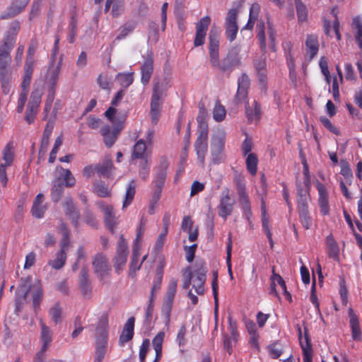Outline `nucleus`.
Returning <instances> with one entry per match:
<instances>
[{
  "label": "nucleus",
  "instance_id": "25",
  "mask_svg": "<svg viewBox=\"0 0 362 362\" xmlns=\"http://www.w3.org/2000/svg\"><path fill=\"white\" fill-rule=\"evenodd\" d=\"M64 212L71 219L72 224L77 226L78 223L79 213L76 209L73 200L71 198H66L64 203Z\"/></svg>",
  "mask_w": 362,
  "mask_h": 362
},
{
  "label": "nucleus",
  "instance_id": "13",
  "mask_svg": "<svg viewBox=\"0 0 362 362\" xmlns=\"http://www.w3.org/2000/svg\"><path fill=\"white\" fill-rule=\"evenodd\" d=\"M238 14V11L237 8H231L228 11L226 16V35L230 42L235 39L238 31L237 22Z\"/></svg>",
  "mask_w": 362,
  "mask_h": 362
},
{
  "label": "nucleus",
  "instance_id": "12",
  "mask_svg": "<svg viewBox=\"0 0 362 362\" xmlns=\"http://www.w3.org/2000/svg\"><path fill=\"white\" fill-rule=\"evenodd\" d=\"M43 93V88H35L33 90L30 100L28 102L27 110H26V115H25V120L28 123H31L33 122L35 117L36 115V113L37 112L38 107L41 102V97Z\"/></svg>",
  "mask_w": 362,
  "mask_h": 362
},
{
  "label": "nucleus",
  "instance_id": "24",
  "mask_svg": "<svg viewBox=\"0 0 362 362\" xmlns=\"http://www.w3.org/2000/svg\"><path fill=\"white\" fill-rule=\"evenodd\" d=\"M250 87V79L249 77L243 74L238 81V90L235 95V100L238 103H241L245 100L247 97V90Z\"/></svg>",
  "mask_w": 362,
  "mask_h": 362
},
{
  "label": "nucleus",
  "instance_id": "57",
  "mask_svg": "<svg viewBox=\"0 0 362 362\" xmlns=\"http://www.w3.org/2000/svg\"><path fill=\"white\" fill-rule=\"evenodd\" d=\"M320 66L322 73L323 74V75L325 77L327 83H330L331 77H330L329 71V69H328L327 61L325 57H322L320 58Z\"/></svg>",
  "mask_w": 362,
  "mask_h": 362
},
{
  "label": "nucleus",
  "instance_id": "54",
  "mask_svg": "<svg viewBox=\"0 0 362 362\" xmlns=\"http://www.w3.org/2000/svg\"><path fill=\"white\" fill-rule=\"evenodd\" d=\"M165 173L164 172L158 173L156 175V177L153 181V187H154L153 189L161 192L162 188L165 183Z\"/></svg>",
  "mask_w": 362,
  "mask_h": 362
},
{
  "label": "nucleus",
  "instance_id": "56",
  "mask_svg": "<svg viewBox=\"0 0 362 362\" xmlns=\"http://www.w3.org/2000/svg\"><path fill=\"white\" fill-rule=\"evenodd\" d=\"M63 187L61 184H54L51 190V197L54 202H58L62 194Z\"/></svg>",
  "mask_w": 362,
  "mask_h": 362
},
{
  "label": "nucleus",
  "instance_id": "39",
  "mask_svg": "<svg viewBox=\"0 0 362 362\" xmlns=\"http://www.w3.org/2000/svg\"><path fill=\"white\" fill-rule=\"evenodd\" d=\"M352 28L355 40L359 47L362 49V19L359 17H356L353 19Z\"/></svg>",
  "mask_w": 362,
  "mask_h": 362
},
{
  "label": "nucleus",
  "instance_id": "20",
  "mask_svg": "<svg viewBox=\"0 0 362 362\" xmlns=\"http://www.w3.org/2000/svg\"><path fill=\"white\" fill-rule=\"evenodd\" d=\"M349 323L351 332V337L354 341H362V332L359 323V318L352 308L348 310Z\"/></svg>",
  "mask_w": 362,
  "mask_h": 362
},
{
  "label": "nucleus",
  "instance_id": "38",
  "mask_svg": "<svg viewBox=\"0 0 362 362\" xmlns=\"http://www.w3.org/2000/svg\"><path fill=\"white\" fill-rule=\"evenodd\" d=\"M97 174L104 177H110L113 169V164L110 158H106L102 163L96 164Z\"/></svg>",
  "mask_w": 362,
  "mask_h": 362
},
{
  "label": "nucleus",
  "instance_id": "51",
  "mask_svg": "<svg viewBox=\"0 0 362 362\" xmlns=\"http://www.w3.org/2000/svg\"><path fill=\"white\" fill-rule=\"evenodd\" d=\"M149 173V160L148 158H144L141 160L139 163V176L143 179L146 180Z\"/></svg>",
  "mask_w": 362,
  "mask_h": 362
},
{
  "label": "nucleus",
  "instance_id": "18",
  "mask_svg": "<svg viewBox=\"0 0 362 362\" xmlns=\"http://www.w3.org/2000/svg\"><path fill=\"white\" fill-rule=\"evenodd\" d=\"M13 151L10 144L6 145L3 151L4 163L0 164V180L3 185L5 186L7 183V177L6 168L10 166L13 163Z\"/></svg>",
  "mask_w": 362,
  "mask_h": 362
},
{
  "label": "nucleus",
  "instance_id": "21",
  "mask_svg": "<svg viewBox=\"0 0 362 362\" xmlns=\"http://www.w3.org/2000/svg\"><path fill=\"white\" fill-rule=\"evenodd\" d=\"M16 33L17 30L14 28H10L6 32L3 40V45L0 47V57L9 59V52L13 46Z\"/></svg>",
  "mask_w": 362,
  "mask_h": 362
},
{
  "label": "nucleus",
  "instance_id": "61",
  "mask_svg": "<svg viewBox=\"0 0 362 362\" xmlns=\"http://www.w3.org/2000/svg\"><path fill=\"white\" fill-rule=\"evenodd\" d=\"M320 121L328 130H329L336 135L340 134L339 130L332 124L329 119H328L325 117H322L320 118Z\"/></svg>",
  "mask_w": 362,
  "mask_h": 362
},
{
  "label": "nucleus",
  "instance_id": "6",
  "mask_svg": "<svg viewBox=\"0 0 362 362\" xmlns=\"http://www.w3.org/2000/svg\"><path fill=\"white\" fill-rule=\"evenodd\" d=\"M177 280L175 278H171L163 297L162 305V314L165 317L166 325H168L170 322V313L173 308L174 298L177 293Z\"/></svg>",
  "mask_w": 362,
  "mask_h": 362
},
{
  "label": "nucleus",
  "instance_id": "2",
  "mask_svg": "<svg viewBox=\"0 0 362 362\" xmlns=\"http://www.w3.org/2000/svg\"><path fill=\"white\" fill-rule=\"evenodd\" d=\"M207 269L204 264L195 270L193 273L191 267H188L182 270V285L183 289H188L192 283V287L198 295H203L204 293V284L206 281V273Z\"/></svg>",
  "mask_w": 362,
  "mask_h": 362
},
{
  "label": "nucleus",
  "instance_id": "8",
  "mask_svg": "<svg viewBox=\"0 0 362 362\" xmlns=\"http://www.w3.org/2000/svg\"><path fill=\"white\" fill-rule=\"evenodd\" d=\"M124 95V90H121L118 91L111 102L112 106L110 107L105 112V117L108 119V120H110V122H112V124L121 125L124 123V121L126 119V115L124 114L119 112L115 108V107L119 105V103L123 98Z\"/></svg>",
  "mask_w": 362,
  "mask_h": 362
},
{
  "label": "nucleus",
  "instance_id": "23",
  "mask_svg": "<svg viewBox=\"0 0 362 362\" xmlns=\"http://www.w3.org/2000/svg\"><path fill=\"white\" fill-rule=\"evenodd\" d=\"M316 188L319 194L318 204L320 212L324 216L327 215L329 212L327 190L325 186L320 182H317Z\"/></svg>",
  "mask_w": 362,
  "mask_h": 362
},
{
  "label": "nucleus",
  "instance_id": "16",
  "mask_svg": "<svg viewBox=\"0 0 362 362\" xmlns=\"http://www.w3.org/2000/svg\"><path fill=\"white\" fill-rule=\"evenodd\" d=\"M233 204L234 201L230 195L229 190H224L222 192L218 205L219 216L223 218L226 219L233 211Z\"/></svg>",
  "mask_w": 362,
  "mask_h": 362
},
{
  "label": "nucleus",
  "instance_id": "62",
  "mask_svg": "<svg viewBox=\"0 0 362 362\" xmlns=\"http://www.w3.org/2000/svg\"><path fill=\"white\" fill-rule=\"evenodd\" d=\"M197 247V244H193L191 246H185V252L186 254V259L189 262H192L194 257L195 250Z\"/></svg>",
  "mask_w": 362,
  "mask_h": 362
},
{
  "label": "nucleus",
  "instance_id": "5",
  "mask_svg": "<svg viewBox=\"0 0 362 362\" xmlns=\"http://www.w3.org/2000/svg\"><path fill=\"white\" fill-rule=\"evenodd\" d=\"M59 231L63 235V238L60 242V250L56 253V257L54 259L48 262V264L54 269H60L64 266L66 261V252L70 244L69 239V231L64 223L60 224Z\"/></svg>",
  "mask_w": 362,
  "mask_h": 362
},
{
  "label": "nucleus",
  "instance_id": "36",
  "mask_svg": "<svg viewBox=\"0 0 362 362\" xmlns=\"http://www.w3.org/2000/svg\"><path fill=\"white\" fill-rule=\"evenodd\" d=\"M134 318L130 317L124 325L123 331L119 337L121 343L124 344L129 341L134 334Z\"/></svg>",
  "mask_w": 362,
  "mask_h": 362
},
{
  "label": "nucleus",
  "instance_id": "46",
  "mask_svg": "<svg viewBox=\"0 0 362 362\" xmlns=\"http://www.w3.org/2000/svg\"><path fill=\"white\" fill-rule=\"evenodd\" d=\"M257 158L254 153H249L246 158L247 169L251 175L257 173Z\"/></svg>",
  "mask_w": 362,
  "mask_h": 362
},
{
  "label": "nucleus",
  "instance_id": "59",
  "mask_svg": "<svg viewBox=\"0 0 362 362\" xmlns=\"http://www.w3.org/2000/svg\"><path fill=\"white\" fill-rule=\"evenodd\" d=\"M81 290L85 295H89L90 294V288H89L88 282H86V280H87L86 270L83 269L81 271Z\"/></svg>",
  "mask_w": 362,
  "mask_h": 362
},
{
  "label": "nucleus",
  "instance_id": "15",
  "mask_svg": "<svg viewBox=\"0 0 362 362\" xmlns=\"http://www.w3.org/2000/svg\"><path fill=\"white\" fill-rule=\"evenodd\" d=\"M210 23V17L206 16L202 18L199 21L196 23V33L194 41L195 47H199L204 44L206 32Z\"/></svg>",
  "mask_w": 362,
  "mask_h": 362
},
{
  "label": "nucleus",
  "instance_id": "19",
  "mask_svg": "<svg viewBox=\"0 0 362 362\" xmlns=\"http://www.w3.org/2000/svg\"><path fill=\"white\" fill-rule=\"evenodd\" d=\"M93 266L95 273L100 279L109 274L110 268L108 264V260L105 256L102 254H98L93 260Z\"/></svg>",
  "mask_w": 362,
  "mask_h": 362
},
{
  "label": "nucleus",
  "instance_id": "50",
  "mask_svg": "<svg viewBox=\"0 0 362 362\" xmlns=\"http://www.w3.org/2000/svg\"><path fill=\"white\" fill-rule=\"evenodd\" d=\"M226 117V110L219 103H216L213 110V117L216 122L222 121Z\"/></svg>",
  "mask_w": 362,
  "mask_h": 362
},
{
  "label": "nucleus",
  "instance_id": "34",
  "mask_svg": "<svg viewBox=\"0 0 362 362\" xmlns=\"http://www.w3.org/2000/svg\"><path fill=\"white\" fill-rule=\"evenodd\" d=\"M140 256V248L139 246H134L133 247V253L131 259V263L129 265V276H134L136 272L140 269L141 266L142 264V262L139 261V257Z\"/></svg>",
  "mask_w": 362,
  "mask_h": 362
},
{
  "label": "nucleus",
  "instance_id": "17",
  "mask_svg": "<svg viewBox=\"0 0 362 362\" xmlns=\"http://www.w3.org/2000/svg\"><path fill=\"white\" fill-rule=\"evenodd\" d=\"M62 65V56L57 64L49 63V68L45 76V82L52 89L57 83Z\"/></svg>",
  "mask_w": 362,
  "mask_h": 362
},
{
  "label": "nucleus",
  "instance_id": "28",
  "mask_svg": "<svg viewBox=\"0 0 362 362\" xmlns=\"http://www.w3.org/2000/svg\"><path fill=\"white\" fill-rule=\"evenodd\" d=\"M99 206L104 214L105 225L111 231H113L116 224L113 207L112 206L105 204L104 203L100 204Z\"/></svg>",
  "mask_w": 362,
  "mask_h": 362
},
{
  "label": "nucleus",
  "instance_id": "64",
  "mask_svg": "<svg viewBox=\"0 0 362 362\" xmlns=\"http://www.w3.org/2000/svg\"><path fill=\"white\" fill-rule=\"evenodd\" d=\"M28 93V91L22 90L19 96L17 105V111L19 113L22 112L24 109V106L27 100Z\"/></svg>",
  "mask_w": 362,
  "mask_h": 362
},
{
  "label": "nucleus",
  "instance_id": "26",
  "mask_svg": "<svg viewBox=\"0 0 362 362\" xmlns=\"http://www.w3.org/2000/svg\"><path fill=\"white\" fill-rule=\"evenodd\" d=\"M298 335L300 345L303 351V361L312 360L313 349L308 335L307 333L303 335L300 329Z\"/></svg>",
  "mask_w": 362,
  "mask_h": 362
},
{
  "label": "nucleus",
  "instance_id": "27",
  "mask_svg": "<svg viewBox=\"0 0 362 362\" xmlns=\"http://www.w3.org/2000/svg\"><path fill=\"white\" fill-rule=\"evenodd\" d=\"M319 49L318 38L315 35H309L305 40V52L306 56L311 60L314 58Z\"/></svg>",
  "mask_w": 362,
  "mask_h": 362
},
{
  "label": "nucleus",
  "instance_id": "35",
  "mask_svg": "<svg viewBox=\"0 0 362 362\" xmlns=\"http://www.w3.org/2000/svg\"><path fill=\"white\" fill-rule=\"evenodd\" d=\"M310 185H305V182L303 184L297 185V194L298 196V206H302L303 203L305 206H308V200L309 198Z\"/></svg>",
  "mask_w": 362,
  "mask_h": 362
},
{
  "label": "nucleus",
  "instance_id": "45",
  "mask_svg": "<svg viewBox=\"0 0 362 362\" xmlns=\"http://www.w3.org/2000/svg\"><path fill=\"white\" fill-rule=\"evenodd\" d=\"M169 220H170L169 216H165L163 218V221L165 222V227L164 231L159 235V236L158 237L157 240L156 242L155 250L157 251L161 250L163 247L165 237L167 235L168 224Z\"/></svg>",
  "mask_w": 362,
  "mask_h": 362
},
{
  "label": "nucleus",
  "instance_id": "30",
  "mask_svg": "<svg viewBox=\"0 0 362 362\" xmlns=\"http://www.w3.org/2000/svg\"><path fill=\"white\" fill-rule=\"evenodd\" d=\"M246 115L250 122H257L260 119L261 117V108L260 105L256 100L247 103L246 105Z\"/></svg>",
  "mask_w": 362,
  "mask_h": 362
},
{
  "label": "nucleus",
  "instance_id": "49",
  "mask_svg": "<svg viewBox=\"0 0 362 362\" xmlns=\"http://www.w3.org/2000/svg\"><path fill=\"white\" fill-rule=\"evenodd\" d=\"M227 256H226V264L228 268V272L231 280L233 279V275L232 272V264H231V252H232V241L230 235L228 237V242L227 244Z\"/></svg>",
  "mask_w": 362,
  "mask_h": 362
},
{
  "label": "nucleus",
  "instance_id": "29",
  "mask_svg": "<svg viewBox=\"0 0 362 362\" xmlns=\"http://www.w3.org/2000/svg\"><path fill=\"white\" fill-rule=\"evenodd\" d=\"M46 210L47 205L44 203V196L42 194H38L33 202L31 209L32 215L37 218H41Z\"/></svg>",
  "mask_w": 362,
  "mask_h": 362
},
{
  "label": "nucleus",
  "instance_id": "60",
  "mask_svg": "<svg viewBox=\"0 0 362 362\" xmlns=\"http://www.w3.org/2000/svg\"><path fill=\"white\" fill-rule=\"evenodd\" d=\"M187 329L185 326H182L177 333L176 337V341L178 344L179 346H184L186 344V336Z\"/></svg>",
  "mask_w": 362,
  "mask_h": 362
},
{
  "label": "nucleus",
  "instance_id": "44",
  "mask_svg": "<svg viewBox=\"0 0 362 362\" xmlns=\"http://www.w3.org/2000/svg\"><path fill=\"white\" fill-rule=\"evenodd\" d=\"M135 188L136 185L134 180H132L127 188L126 194H125V199L123 202V209L128 206L131 202H132L134 194H135Z\"/></svg>",
  "mask_w": 362,
  "mask_h": 362
},
{
  "label": "nucleus",
  "instance_id": "14",
  "mask_svg": "<svg viewBox=\"0 0 362 362\" xmlns=\"http://www.w3.org/2000/svg\"><path fill=\"white\" fill-rule=\"evenodd\" d=\"M40 340L42 346L40 350L36 354V361L40 362L41 356H44L45 352L48 349L52 340V331L47 326L42 320L40 321Z\"/></svg>",
  "mask_w": 362,
  "mask_h": 362
},
{
  "label": "nucleus",
  "instance_id": "40",
  "mask_svg": "<svg viewBox=\"0 0 362 362\" xmlns=\"http://www.w3.org/2000/svg\"><path fill=\"white\" fill-rule=\"evenodd\" d=\"M146 145L142 139L139 140L134 146L132 159L141 158L142 160L148 158L146 156Z\"/></svg>",
  "mask_w": 362,
  "mask_h": 362
},
{
  "label": "nucleus",
  "instance_id": "48",
  "mask_svg": "<svg viewBox=\"0 0 362 362\" xmlns=\"http://www.w3.org/2000/svg\"><path fill=\"white\" fill-rule=\"evenodd\" d=\"M93 192L99 197H105L110 194L108 187L102 182L93 184Z\"/></svg>",
  "mask_w": 362,
  "mask_h": 362
},
{
  "label": "nucleus",
  "instance_id": "33",
  "mask_svg": "<svg viewBox=\"0 0 362 362\" xmlns=\"http://www.w3.org/2000/svg\"><path fill=\"white\" fill-rule=\"evenodd\" d=\"M141 82L143 84L148 83L152 73H153V59L151 56L148 55L144 62L141 68Z\"/></svg>",
  "mask_w": 362,
  "mask_h": 362
},
{
  "label": "nucleus",
  "instance_id": "10",
  "mask_svg": "<svg viewBox=\"0 0 362 362\" xmlns=\"http://www.w3.org/2000/svg\"><path fill=\"white\" fill-rule=\"evenodd\" d=\"M129 255L127 243L123 235L119 237L117 243V250L114 257V268L117 274L123 271Z\"/></svg>",
  "mask_w": 362,
  "mask_h": 362
},
{
  "label": "nucleus",
  "instance_id": "1",
  "mask_svg": "<svg viewBox=\"0 0 362 362\" xmlns=\"http://www.w3.org/2000/svg\"><path fill=\"white\" fill-rule=\"evenodd\" d=\"M32 278L26 276L22 278L16 291V304L17 309H19L26 302L29 292L33 291V304L35 310L39 308L41 303L43 291L40 281L36 280L32 284Z\"/></svg>",
  "mask_w": 362,
  "mask_h": 362
},
{
  "label": "nucleus",
  "instance_id": "22",
  "mask_svg": "<svg viewBox=\"0 0 362 362\" xmlns=\"http://www.w3.org/2000/svg\"><path fill=\"white\" fill-rule=\"evenodd\" d=\"M237 190L239 197V204L242 207L245 216L249 220L252 216V212L250 210V199L245 190V185L243 183L238 184Z\"/></svg>",
  "mask_w": 362,
  "mask_h": 362
},
{
  "label": "nucleus",
  "instance_id": "43",
  "mask_svg": "<svg viewBox=\"0 0 362 362\" xmlns=\"http://www.w3.org/2000/svg\"><path fill=\"white\" fill-rule=\"evenodd\" d=\"M299 216L300 218L303 226L308 229L311 226V218L309 216L308 206H305L303 203L302 206H298Z\"/></svg>",
  "mask_w": 362,
  "mask_h": 362
},
{
  "label": "nucleus",
  "instance_id": "31",
  "mask_svg": "<svg viewBox=\"0 0 362 362\" xmlns=\"http://www.w3.org/2000/svg\"><path fill=\"white\" fill-rule=\"evenodd\" d=\"M34 60L28 59L24 66V77L21 83L22 90L28 91L33 72Z\"/></svg>",
  "mask_w": 362,
  "mask_h": 362
},
{
  "label": "nucleus",
  "instance_id": "7",
  "mask_svg": "<svg viewBox=\"0 0 362 362\" xmlns=\"http://www.w3.org/2000/svg\"><path fill=\"white\" fill-rule=\"evenodd\" d=\"M225 139L226 133L222 129H217L211 136V153L214 163H220L223 159Z\"/></svg>",
  "mask_w": 362,
  "mask_h": 362
},
{
  "label": "nucleus",
  "instance_id": "41",
  "mask_svg": "<svg viewBox=\"0 0 362 362\" xmlns=\"http://www.w3.org/2000/svg\"><path fill=\"white\" fill-rule=\"evenodd\" d=\"M260 11V6L258 4L254 3L251 5L250 8L249 20L245 26V29L251 30L258 17Z\"/></svg>",
  "mask_w": 362,
  "mask_h": 362
},
{
  "label": "nucleus",
  "instance_id": "58",
  "mask_svg": "<svg viewBox=\"0 0 362 362\" xmlns=\"http://www.w3.org/2000/svg\"><path fill=\"white\" fill-rule=\"evenodd\" d=\"M149 345H150L149 339H145L143 341V342L140 346V349H139V359H140L141 362H144L145 361L146 354L149 349Z\"/></svg>",
  "mask_w": 362,
  "mask_h": 362
},
{
  "label": "nucleus",
  "instance_id": "3",
  "mask_svg": "<svg viewBox=\"0 0 362 362\" xmlns=\"http://www.w3.org/2000/svg\"><path fill=\"white\" fill-rule=\"evenodd\" d=\"M206 112L204 107H200L199 114L197 116V122L200 124L202 129L197 137L194 148L197 156V160L199 164L203 167L204 165L205 155L208 151V134L205 119Z\"/></svg>",
  "mask_w": 362,
  "mask_h": 362
},
{
  "label": "nucleus",
  "instance_id": "53",
  "mask_svg": "<svg viewBox=\"0 0 362 362\" xmlns=\"http://www.w3.org/2000/svg\"><path fill=\"white\" fill-rule=\"evenodd\" d=\"M267 35L269 37L270 41V46L272 50L275 51L276 49V33L274 28L272 24L268 23L267 27Z\"/></svg>",
  "mask_w": 362,
  "mask_h": 362
},
{
  "label": "nucleus",
  "instance_id": "37",
  "mask_svg": "<svg viewBox=\"0 0 362 362\" xmlns=\"http://www.w3.org/2000/svg\"><path fill=\"white\" fill-rule=\"evenodd\" d=\"M165 333L159 332L153 339V347L156 352V358L153 362H158L162 356V345L164 340Z\"/></svg>",
  "mask_w": 362,
  "mask_h": 362
},
{
  "label": "nucleus",
  "instance_id": "9",
  "mask_svg": "<svg viewBox=\"0 0 362 362\" xmlns=\"http://www.w3.org/2000/svg\"><path fill=\"white\" fill-rule=\"evenodd\" d=\"M168 86V83H165V84L163 83H157L154 86L153 93L151 103V117L153 123H156L160 115V99Z\"/></svg>",
  "mask_w": 362,
  "mask_h": 362
},
{
  "label": "nucleus",
  "instance_id": "42",
  "mask_svg": "<svg viewBox=\"0 0 362 362\" xmlns=\"http://www.w3.org/2000/svg\"><path fill=\"white\" fill-rule=\"evenodd\" d=\"M49 316L51 320L55 324L57 325L62 321L63 319V312L61 306L56 303L52 305L49 311Z\"/></svg>",
  "mask_w": 362,
  "mask_h": 362
},
{
  "label": "nucleus",
  "instance_id": "55",
  "mask_svg": "<svg viewBox=\"0 0 362 362\" xmlns=\"http://www.w3.org/2000/svg\"><path fill=\"white\" fill-rule=\"evenodd\" d=\"M257 37L259 40L260 46L262 49L266 48V34L265 27L263 23H259L257 26Z\"/></svg>",
  "mask_w": 362,
  "mask_h": 362
},
{
  "label": "nucleus",
  "instance_id": "47",
  "mask_svg": "<svg viewBox=\"0 0 362 362\" xmlns=\"http://www.w3.org/2000/svg\"><path fill=\"white\" fill-rule=\"evenodd\" d=\"M295 5L297 11L298 21L304 22L307 20L308 12L305 6L300 0H295Z\"/></svg>",
  "mask_w": 362,
  "mask_h": 362
},
{
  "label": "nucleus",
  "instance_id": "52",
  "mask_svg": "<svg viewBox=\"0 0 362 362\" xmlns=\"http://www.w3.org/2000/svg\"><path fill=\"white\" fill-rule=\"evenodd\" d=\"M117 79L122 86L127 88L133 82V76L132 74H119Z\"/></svg>",
  "mask_w": 362,
  "mask_h": 362
},
{
  "label": "nucleus",
  "instance_id": "11",
  "mask_svg": "<svg viewBox=\"0 0 362 362\" xmlns=\"http://www.w3.org/2000/svg\"><path fill=\"white\" fill-rule=\"evenodd\" d=\"M219 39H220V30L213 26L209 32V55H210V63L214 67H219V56H218V47H219Z\"/></svg>",
  "mask_w": 362,
  "mask_h": 362
},
{
  "label": "nucleus",
  "instance_id": "32",
  "mask_svg": "<svg viewBox=\"0 0 362 362\" xmlns=\"http://www.w3.org/2000/svg\"><path fill=\"white\" fill-rule=\"evenodd\" d=\"M115 127V130L112 132H110V128L108 127H104L102 129V133L104 136V141L107 146L110 147L115 143L116 138L117 136L118 133L122 129L123 124L117 125L115 124H112Z\"/></svg>",
  "mask_w": 362,
  "mask_h": 362
},
{
  "label": "nucleus",
  "instance_id": "63",
  "mask_svg": "<svg viewBox=\"0 0 362 362\" xmlns=\"http://www.w3.org/2000/svg\"><path fill=\"white\" fill-rule=\"evenodd\" d=\"M269 354L274 358L279 357L282 353V347L280 344H274L269 347Z\"/></svg>",
  "mask_w": 362,
  "mask_h": 362
},
{
  "label": "nucleus",
  "instance_id": "4",
  "mask_svg": "<svg viewBox=\"0 0 362 362\" xmlns=\"http://www.w3.org/2000/svg\"><path fill=\"white\" fill-rule=\"evenodd\" d=\"M108 318L107 314H103L96 328V351L94 362H102L107 349Z\"/></svg>",
  "mask_w": 362,
  "mask_h": 362
}]
</instances>
